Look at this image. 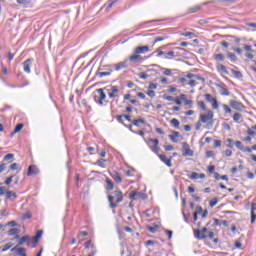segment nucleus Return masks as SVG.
<instances>
[{
	"label": "nucleus",
	"instance_id": "1",
	"mask_svg": "<svg viewBox=\"0 0 256 256\" xmlns=\"http://www.w3.org/2000/svg\"><path fill=\"white\" fill-rule=\"evenodd\" d=\"M214 114L211 110H207L206 113L200 114V123H208L206 129H211L215 122L213 121Z\"/></svg>",
	"mask_w": 256,
	"mask_h": 256
},
{
	"label": "nucleus",
	"instance_id": "2",
	"mask_svg": "<svg viewBox=\"0 0 256 256\" xmlns=\"http://www.w3.org/2000/svg\"><path fill=\"white\" fill-rule=\"evenodd\" d=\"M96 93H98V95L94 96L95 103L101 106L107 105L109 103L107 100H105L107 99V94H105V88L96 89Z\"/></svg>",
	"mask_w": 256,
	"mask_h": 256
},
{
	"label": "nucleus",
	"instance_id": "3",
	"mask_svg": "<svg viewBox=\"0 0 256 256\" xmlns=\"http://www.w3.org/2000/svg\"><path fill=\"white\" fill-rule=\"evenodd\" d=\"M187 79H190L187 83V85H189V87H195L197 85V81H202L205 82V78L197 75V74H193V73H188L186 75Z\"/></svg>",
	"mask_w": 256,
	"mask_h": 256
},
{
	"label": "nucleus",
	"instance_id": "4",
	"mask_svg": "<svg viewBox=\"0 0 256 256\" xmlns=\"http://www.w3.org/2000/svg\"><path fill=\"white\" fill-rule=\"evenodd\" d=\"M15 239H19V242H18L19 246L25 245V243H26L27 247H31V245H33V238L29 237L28 235L23 236L21 238L19 237V235H16Z\"/></svg>",
	"mask_w": 256,
	"mask_h": 256
},
{
	"label": "nucleus",
	"instance_id": "5",
	"mask_svg": "<svg viewBox=\"0 0 256 256\" xmlns=\"http://www.w3.org/2000/svg\"><path fill=\"white\" fill-rule=\"evenodd\" d=\"M182 151H183L184 157H193L195 155V153L193 152V150H191L187 142L182 143Z\"/></svg>",
	"mask_w": 256,
	"mask_h": 256
},
{
	"label": "nucleus",
	"instance_id": "6",
	"mask_svg": "<svg viewBox=\"0 0 256 256\" xmlns=\"http://www.w3.org/2000/svg\"><path fill=\"white\" fill-rule=\"evenodd\" d=\"M105 91L110 99H115V95L119 93V87L111 86L110 88H105Z\"/></svg>",
	"mask_w": 256,
	"mask_h": 256
},
{
	"label": "nucleus",
	"instance_id": "7",
	"mask_svg": "<svg viewBox=\"0 0 256 256\" xmlns=\"http://www.w3.org/2000/svg\"><path fill=\"white\" fill-rule=\"evenodd\" d=\"M148 143H152L153 146H150L151 151H153V153H159L160 149H159V140L158 139H153V138H149L148 139Z\"/></svg>",
	"mask_w": 256,
	"mask_h": 256
},
{
	"label": "nucleus",
	"instance_id": "8",
	"mask_svg": "<svg viewBox=\"0 0 256 256\" xmlns=\"http://www.w3.org/2000/svg\"><path fill=\"white\" fill-rule=\"evenodd\" d=\"M207 228H203L202 231L201 230H195L194 231V237L196 239H200V240H203V239H207Z\"/></svg>",
	"mask_w": 256,
	"mask_h": 256
},
{
	"label": "nucleus",
	"instance_id": "9",
	"mask_svg": "<svg viewBox=\"0 0 256 256\" xmlns=\"http://www.w3.org/2000/svg\"><path fill=\"white\" fill-rule=\"evenodd\" d=\"M229 105L236 111H243V109H245V106H243V104L239 101L230 100Z\"/></svg>",
	"mask_w": 256,
	"mask_h": 256
},
{
	"label": "nucleus",
	"instance_id": "10",
	"mask_svg": "<svg viewBox=\"0 0 256 256\" xmlns=\"http://www.w3.org/2000/svg\"><path fill=\"white\" fill-rule=\"evenodd\" d=\"M168 137L173 143H179V141H183V136H181V134L177 131H173L172 134H170Z\"/></svg>",
	"mask_w": 256,
	"mask_h": 256
},
{
	"label": "nucleus",
	"instance_id": "11",
	"mask_svg": "<svg viewBox=\"0 0 256 256\" xmlns=\"http://www.w3.org/2000/svg\"><path fill=\"white\" fill-rule=\"evenodd\" d=\"M43 237V230H38L36 235L32 238V248L35 249L37 247V243H39V239Z\"/></svg>",
	"mask_w": 256,
	"mask_h": 256
},
{
	"label": "nucleus",
	"instance_id": "12",
	"mask_svg": "<svg viewBox=\"0 0 256 256\" xmlns=\"http://www.w3.org/2000/svg\"><path fill=\"white\" fill-rule=\"evenodd\" d=\"M134 53L136 55H145V53H149V46H138L134 49Z\"/></svg>",
	"mask_w": 256,
	"mask_h": 256
},
{
	"label": "nucleus",
	"instance_id": "13",
	"mask_svg": "<svg viewBox=\"0 0 256 256\" xmlns=\"http://www.w3.org/2000/svg\"><path fill=\"white\" fill-rule=\"evenodd\" d=\"M31 65H33V60L27 59L23 63V69L25 73H31Z\"/></svg>",
	"mask_w": 256,
	"mask_h": 256
},
{
	"label": "nucleus",
	"instance_id": "14",
	"mask_svg": "<svg viewBox=\"0 0 256 256\" xmlns=\"http://www.w3.org/2000/svg\"><path fill=\"white\" fill-rule=\"evenodd\" d=\"M115 71H121V69H127L129 67L128 60H124L118 64L114 65Z\"/></svg>",
	"mask_w": 256,
	"mask_h": 256
},
{
	"label": "nucleus",
	"instance_id": "15",
	"mask_svg": "<svg viewBox=\"0 0 256 256\" xmlns=\"http://www.w3.org/2000/svg\"><path fill=\"white\" fill-rule=\"evenodd\" d=\"M32 175H39V168L35 165H31L28 168V176L31 177Z\"/></svg>",
	"mask_w": 256,
	"mask_h": 256
},
{
	"label": "nucleus",
	"instance_id": "16",
	"mask_svg": "<svg viewBox=\"0 0 256 256\" xmlns=\"http://www.w3.org/2000/svg\"><path fill=\"white\" fill-rule=\"evenodd\" d=\"M159 159L160 161H162V163H165L167 167H173V164L171 163V158L167 159V156H165L164 154H160Z\"/></svg>",
	"mask_w": 256,
	"mask_h": 256
},
{
	"label": "nucleus",
	"instance_id": "17",
	"mask_svg": "<svg viewBox=\"0 0 256 256\" xmlns=\"http://www.w3.org/2000/svg\"><path fill=\"white\" fill-rule=\"evenodd\" d=\"M189 179L196 180V179H205V174L204 173H197V172H192L191 175L189 176Z\"/></svg>",
	"mask_w": 256,
	"mask_h": 256
},
{
	"label": "nucleus",
	"instance_id": "18",
	"mask_svg": "<svg viewBox=\"0 0 256 256\" xmlns=\"http://www.w3.org/2000/svg\"><path fill=\"white\" fill-rule=\"evenodd\" d=\"M115 188V184H113V181L109 178H106V191H113V189Z\"/></svg>",
	"mask_w": 256,
	"mask_h": 256
},
{
	"label": "nucleus",
	"instance_id": "19",
	"mask_svg": "<svg viewBox=\"0 0 256 256\" xmlns=\"http://www.w3.org/2000/svg\"><path fill=\"white\" fill-rule=\"evenodd\" d=\"M198 11H201V6L196 5V6L190 7L187 10V15H191L193 13H197Z\"/></svg>",
	"mask_w": 256,
	"mask_h": 256
},
{
	"label": "nucleus",
	"instance_id": "20",
	"mask_svg": "<svg viewBox=\"0 0 256 256\" xmlns=\"http://www.w3.org/2000/svg\"><path fill=\"white\" fill-rule=\"evenodd\" d=\"M114 197L116 198L117 203H121L123 201V192L122 191H115Z\"/></svg>",
	"mask_w": 256,
	"mask_h": 256
},
{
	"label": "nucleus",
	"instance_id": "21",
	"mask_svg": "<svg viewBox=\"0 0 256 256\" xmlns=\"http://www.w3.org/2000/svg\"><path fill=\"white\" fill-rule=\"evenodd\" d=\"M141 59H143V57L137 53H135L134 55L130 56L129 60L132 63H137V61H141Z\"/></svg>",
	"mask_w": 256,
	"mask_h": 256
},
{
	"label": "nucleus",
	"instance_id": "22",
	"mask_svg": "<svg viewBox=\"0 0 256 256\" xmlns=\"http://www.w3.org/2000/svg\"><path fill=\"white\" fill-rule=\"evenodd\" d=\"M255 211H256V204L253 203L251 206V223H255V219H256V215H255Z\"/></svg>",
	"mask_w": 256,
	"mask_h": 256
},
{
	"label": "nucleus",
	"instance_id": "23",
	"mask_svg": "<svg viewBox=\"0 0 256 256\" xmlns=\"http://www.w3.org/2000/svg\"><path fill=\"white\" fill-rule=\"evenodd\" d=\"M16 3H18V5H22L24 8H27L29 5H31V0H16Z\"/></svg>",
	"mask_w": 256,
	"mask_h": 256
},
{
	"label": "nucleus",
	"instance_id": "24",
	"mask_svg": "<svg viewBox=\"0 0 256 256\" xmlns=\"http://www.w3.org/2000/svg\"><path fill=\"white\" fill-rule=\"evenodd\" d=\"M139 195H143V193L142 192H137V191H132L130 193V199L132 201H136V199L139 197Z\"/></svg>",
	"mask_w": 256,
	"mask_h": 256
},
{
	"label": "nucleus",
	"instance_id": "25",
	"mask_svg": "<svg viewBox=\"0 0 256 256\" xmlns=\"http://www.w3.org/2000/svg\"><path fill=\"white\" fill-rule=\"evenodd\" d=\"M13 235H19V228H11L8 231V237H13Z\"/></svg>",
	"mask_w": 256,
	"mask_h": 256
},
{
	"label": "nucleus",
	"instance_id": "26",
	"mask_svg": "<svg viewBox=\"0 0 256 256\" xmlns=\"http://www.w3.org/2000/svg\"><path fill=\"white\" fill-rule=\"evenodd\" d=\"M140 123L145 124V120L143 118L132 120V125H134L135 127H139Z\"/></svg>",
	"mask_w": 256,
	"mask_h": 256
},
{
	"label": "nucleus",
	"instance_id": "27",
	"mask_svg": "<svg viewBox=\"0 0 256 256\" xmlns=\"http://www.w3.org/2000/svg\"><path fill=\"white\" fill-rule=\"evenodd\" d=\"M113 199H115V197L108 195V201L110 203V207L111 209H115L117 208V204H115V202H113Z\"/></svg>",
	"mask_w": 256,
	"mask_h": 256
},
{
	"label": "nucleus",
	"instance_id": "28",
	"mask_svg": "<svg viewBox=\"0 0 256 256\" xmlns=\"http://www.w3.org/2000/svg\"><path fill=\"white\" fill-rule=\"evenodd\" d=\"M216 67H217L218 71H222V73H225V75H227L229 73V72H227V68L223 64H217Z\"/></svg>",
	"mask_w": 256,
	"mask_h": 256
},
{
	"label": "nucleus",
	"instance_id": "29",
	"mask_svg": "<svg viewBox=\"0 0 256 256\" xmlns=\"http://www.w3.org/2000/svg\"><path fill=\"white\" fill-rule=\"evenodd\" d=\"M6 197H7V199H12V197L14 199H17V194L15 192H13V191H7L6 192Z\"/></svg>",
	"mask_w": 256,
	"mask_h": 256
},
{
	"label": "nucleus",
	"instance_id": "30",
	"mask_svg": "<svg viewBox=\"0 0 256 256\" xmlns=\"http://www.w3.org/2000/svg\"><path fill=\"white\" fill-rule=\"evenodd\" d=\"M215 61H225V56L223 54H214Z\"/></svg>",
	"mask_w": 256,
	"mask_h": 256
},
{
	"label": "nucleus",
	"instance_id": "31",
	"mask_svg": "<svg viewBox=\"0 0 256 256\" xmlns=\"http://www.w3.org/2000/svg\"><path fill=\"white\" fill-rule=\"evenodd\" d=\"M175 57V51H169L164 55V59H173Z\"/></svg>",
	"mask_w": 256,
	"mask_h": 256
},
{
	"label": "nucleus",
	"instance_id": "32",
	"mask_svg": "<svg viewBox=\"0 0 256 256\" xmlns=\"http://www.w3.org/2000/svg\"><path fill=\"white\" fill-rule=\"evenodd\" d=\"M220 95H223V96L227 97V96L230 95V92H229V90H228L227 88L222 87V88L220 89Z\"/></svg>",
	"mask_w": 256,
	"mask_h": 256
},
{
	"label": "nucleus",
	"instance_id": "33",
	"mask_svg": "<svg viewBox=\"0 0 256 256\" xmlns=\"http://www.w3.org/2000/svg\"><path fill=\"white\" fill-rule=\"evenodd\" d=\"M212 109L217 110L219 109V103L217 102V98H214L211 102Z\"/></svg>",
	"mask_w": 256,
	"mask_h": 256
},
{
	"label": "nucleus",
	"instance_id": "34",
	"mask_svg": "<svg viewBox=\"0 0 256 256\" xmlns=\"http://www.w3.org/2000/svg\"><path fill=\"white\" fill-rule=\"evenodd\" d=\"M115 3H117V0H109L108 3L104 5V7H106V9H111Z\"/></svg>",
	"mask_w": 256,
	"mask_h": 256
},
{
	"label": "nucleus",
	"instance_id": "35",
	"mask_svg": "<svg viewBox=\"0 0 256 256\" xmlns=\"http://www.w3.org/2000/svg\"><path fill=\"white\" fill-rule=\"evenodd\" d=\"M96 165H98V167H102V169H105V159L97 160Z\"/></svg>",
	"mask_w": 256,
	"mask_h": 256
},
{
	"label": "nucleus",
	"instance_id": "36",
	"mask_svg": "<svg viewBox=\"0 0 256 256\" xmlns=\"http://www.w3.org/2000/svg\"><path fill=\"white\" fill-rule=\"evenodd\" d=\"M204 97H205L207 103H211L215 99V98H213V95H211L209 93L205 94Z\"/></svg>",
	"mask_w": 256,
	"mask_h": 256
},
{
	"label": "nucleus",
	"instance_id": "37",
	"mask_svg": "<svg viewBox=\"0 0 256 256\" xmlns=\"http://www.w3.org/2000/svg\"><path fill=\"white\" fill-rule=\"evenodd\" d=\"M11 247H13V244H11V242H8L6 245H4V247L2 248V252L5 253V251H9V249H11Z\"/></svg>",
	"mask_w": 256,
	"mask_h": 256
},
{
	"label": "nucleus",
	"instance_id": "38",
	"mask_svg": "<svg viewBox=\"0 0 256 256\" xmlns=\"http://www.w3.org/2000/svg\"><path fill=\"white\" fill-rule=\"evenodd\" d=\"M23 129V124H18L15 129H14V133H12V135H15L16 133H19V131H21Z\"/></svg>",
	"mask_w": 256,
	"mask_h": 256
},
{
	"label": "nucleus",
	"instance_id": "39",
	"mask_svg": "<svg viewBox=\"0 0 256 256\" xmlns=\"http://www.w3.org/2000/svg\"><path fill=\"white\" fill-rule=\"evenodd\" d=\"M233 75H235V77H237V79H241V77H243V74L241 73V71H237V70H232Z\"/></svg>",
	"mask_w": 256,
	"mask_h": 256
},
{
	"label": "nucleus",
	"instance_id": "40",
	"mask_svg": "<svg viewBox=\"0 0 256 256\" xmlns=\"http://www.w3.org/2000/svg\"><path fill=\"white\" fill-rule=\"evenodd\" d=\"M197 105H198V107H200V109H202L203 111H207V108L205 107V102H203V101H197Z\"/></svg>",
	"mask_w": 256,
	"mask_h": 256
},
{
	"label": "nucleus",
	"instance_id": "41",
	"mask_svg": "<svg viewBox=\"0 0 256 256\" xmlns=\"http://www.w3.org/2000/svg\"><path fill=\"white\" fill-rule=\"evenodd\" d=\"M235 146L237 147V149H239L240 151H243V149L245 148L243 146V144L241 143V141H236Z\"/></svg>",
	"mask_w": 256,
	"mask_h": 256
},
{
	"label": "nucleus",
	"instance_id": "42",
	"mask_svg": "<svg viewBox=\"0 0 256 256\" xmlns=\"http://www.w3.org/2000/svg\"><path fill=\"white\" fill-rule=\"evenodd\" d=\"M19 169V164L13 163L10 165V170L11 171H17Z\"/></svg>",
	"mask_w": 256,
	"mask_h": 256
},
{
	"label": "nucleus",
	"instance_id": "43",
	"mask_svg": "<svg viewBox=\"0 0 256 256\" xmlns=\"http://www.w3.org/2000/svg\"><path fill=\"white\" fill-rule=\"evenodd\" d=\"M161 49H165V46H162L160 49L156 50L157 57H161L162 55H165V52H163Z\"/></svg>",
	"mask_w": 256,
	"mask_h": 256
},
{
	"label": "nucleus",
	"instance_id": "44",
	"mask_svg": "<svg viewBox=\"0 0 256 256\" xmlns=\"http://www.w3.org/2000/svg\"><path fill=\"white\" fill-rule=\"evenodd\" d=\"M241 119V115L239 113H235L233 115V121H235L236 123L239 122Z\"/></svg>",
	"mask_w": 256,
	"mask_h": 256
},
{
	"label": "nucleus",
	"instance_id": "45",
	"mask_svg": "<svg viewBox=\"0 0 256 256\" xmlns=\"http://www.w3.org/2000/svg\"><path fill=\"white\" fill-rule=\"evenodd\" d=\"M222 107L224 109V113H231L232 110L229 108L227 104H223Z\"/></svg>",
	"mask_w": 256,
	"mask_h": 256
},
{
	"label": "nucleus",
	"instance_id": "46",
	"mask_svg": "<svg viewBox=\"0 0 256 256\" xmlns=\"http://www.w3.org/2000/svg\"><path fill=\"white\" fill-rule=\"evenodd\" d=\"M171 125H173L174 127H179V120H177L176 118H173L171 120Z\"/></svg>",
	"mask_w": 256,
	"mask_h": 256
},
{
	"label": "nucleus",
	"instance_id": "47",
	"mask_svg": "<svg viewBox=\"0 0 256 256\" xmlns=\"http://www.w3.org/2000/svg\"><path fill=\"white\" fill-rule=\"evenodd\" d=\"M13 157H15V154H7L6 156H4V161H9L11 159H13Z\"/></svg>",
	"mask_w": 256,
	"mask_h": 256
},
{
	"label": "nucleus",
	"instance_id": "48",
	"mask_svg": "<svg viewBox=\"0 0 256 256\" xmlns=\"http://www.w3.org/2000/svg\"><path fill=\"white\" fill-rule=\"evenodd\" d=\"M219 203V199L214 198L212 201H210V207H215Z\"/></svg>",
	"mask_w": 256,
	"mask_h": 256
},
{
	"label": "nucleus",
	"instance_id": "49",
	"mask_svg": "<svg viewBox=\"0 0 256 256\" xmlns=\"http://www.w3.org/2000/svg\"><path fill=\"white\" fill-rule=\"evenodd\" d=\"M111 75V72H99L98 77H108Z\"/></svg>",
	"mask_w": 256,
	"mask_h": 256
},
{
	"label": "nucleus",
	"instance_id": "50",
	"mask_svg": "<svg viewBox=\"0 0 256 256\" xmlns=\"http://www.w3.org/2000/svg\"><path fill=\"white\" fill-rule=\"evenodd\" d=\"M126 119V121H129V122H131L132 120H131V116H129V115H119V119Z\"/></svg>",
	"mask_w": 256,
	"mask_h": 256
},
{
	"label": "nucleus",
	"instance_id": "51",
	"mask_svg": "<svg viewBox=\"0 0 256 256\" xmlns=\"http://www.w3.org/2000/svg\"><path fill=\"white\" fill-rule=\"evenodd\" d=\"M234 245H235L236 249H242V247H243V244H241V241H239V240H236Z\"/></svg>",
	"mask_w": 256,
	"mask_h": 256
},
{
	"label": "nucleus",
	"instance_id": "52",
	"mask_svg": "<svg viewBox=\"0 0 256 256\" xmlns=\"http://www.w3.org/2000/svg\"><path fill=\"white\" fill-rule=\"evenodd\" d=\"M228 57L231 59V61H235L237 59V56L231 52L228 53Z\"/></svg>",
	"mask_w": 256,
	"mask_h": 256
},
{
	"label": "nucleus",
	"instance_id": "53",
	"mask_svg": "<svg viewBox=\"0 0 256 256\" xmlns=\"http://www.w3.org/2000/svg\"><path fill=\"white\" fill-rule=\"evenodd\" d=\"M11 183H13V176L8 177L5 181L6 185H11Z\"/></svg>",
	"mask_w": 256,
	"mask_h": 256
},
{
	"label": "nucleus",
	"instance_id": "54",
	"mask_svg": "<svg viewBox=\"0 0 256 256\" xmlns=\"http://www.w3.org/2000/svg\"><path fill=\"white\" fill-rule=\"evenodd\" d=\"M148 77H149V75H147V73H145V72H142L139 74L140 79H147Z\"/></svg>",
	"mask_w": 256,
	"mask_h": 256
},
{
	"label": "nucleus",
	"instance_id": "55",
	"mask_svg": "<svg viewBox=\"0 0 256 256\" xmlns=\"http://www.w3.org/2000/svg\"><path fill=\"white\" fill-rule=\"evenodd\" d=\"M179 81L181 83H189V78H187V76L186 77H182V78H179Z\"/></svg>",
	"mask_w": 256,
	"mask_h": 256
},
{
	"label": "nucleus",
	"instance_id": "56",
	"mask_svg": "<svg viewBox=\"0 0 256 256\" xmlns=\"http://www.w3.org/2000/svg\"><path fill=\"white\" fill-rule=\"evenodd\" d=\"M164 75H167L168 77H171L172 75V72H171V69H164Z\"/></svg>",
	"mask_w": 256,
	"mask_h": 256
},
{
	"label": "nucleus",
	"instance_id": "57",
	"mask_svg": "<svg viewBox=\"0 0 256 256\" xmlns=\"http://www.w3.org/2000/svg\"><path fill=\"white\" fill-rule=\"evenodd\" d=\"M114 180L116 181V183H121V181H123V179L121 178V176H119V174H117V175L114 177Z\"/></svg>",
	"mask_w": 256,
	"mask_h": 256
},
{
	"label": "nucleus",
	"instance_id": "58",
	"mask_svg": "<svg viewBox=\"0 0 256 256\" xmlns=\"http://www.w3.org/2000/svg\"><path fill=\"white\" fill-rule=\"evenodd\" d=\"M1 71L4 75H7L8 71H7V67H5L3 64H1Z\"/></svg>",
	"mask_w": 256,
	"mask_h": 256
},
{
	"label": "nucleus",
	"instance_id": "59",
	"mask_svg": "<svg viewBox=\"0 0 256 256\" xmlns=\"http://www.w3.org/2000/svg\"><path fill=\"white\" fill-rule=\"evenodd\" d=\"M147 95H148V97H155V91H153V90H148V91H147Z\"/></svg>",
	"mask_w": 256,
	"mask_h": 256
},
{
	"label": "nucleus",
	"instance_id": "60",
	"mask_svg": "<svg viewBox=\"0 0 256 256\" xmlns=\"http://www.w3.org/2000/svg\"><path fill=\"white\" fill-rule=\"evenodd\" d=\"M165 151H173V145H166L164 146Z\"/></svg>",
	"mask_w": 256,
	"mask_h": 256
},
{
	"label": "nucleus",
	"instance_id": "61",
	"mask_svg": "<svg viewBox=\"0 0 256 256\" xmlns=\"http://www.w3.org/2000/svg\"><path fill=\"white\" fill-rule=\"evenodd\" d=\"M185 105H188V107H192L193 106V100H186Z\"/></svg>",
	"mask_w": 256,
	"mask_h": 256
},
{
	"label": "nucleus",
	"instance_id": "62",
	"mask_svg": "<svg viewBox=\"0 0 256 256\" xmlns=\"http://www.w3.org/2000/svg\"><path fill=\"white\" fill-rule=\"evenodd\" d=\"M247 133H248V135H251L252 137L256 136V132L251 129H248Z\"/></svg>",
	"mask_w": 256,
	"mask_h": 256
},
{
	"label": "nucleus",
	"instance_id": "63",
	"mask_svg": "<svg viewBox=\"0 0 256 256\" xmlns=\"http://www.w3.org/2000/svg\"><path fill=\"white\" fill-rule=\"evenodd\" d=\"M214 147H221V140H215Z\"/></svg>",
	"mask_w": 256,
	"mask_h": 256
},
{
	"label": "nucleus",
	"instance_id": "64",
	"mask_svg": "<svg viewBox=\"0 0 256 256\" xmlns=\"http://www.w3.org/2000/svg\"><path fill=\"white\" fill-rule=\"evenodd\" d=\"M208 171L209 173H215V166H209Z\"/></svg>",
	"mask_w": 256,
	"mask_h": 256
}]
</instances>
